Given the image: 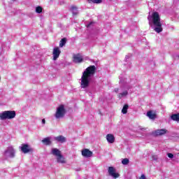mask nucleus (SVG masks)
Wrapping results in <instances>:
<instances>
[{
    "instance_id": "nucleus-1",
    "label": "nucleus",
    "mask_w": 179,
    "mask_h": 179,
    "mask_svg": "<svg viewBox=\"0 0 179 179\" xmlns=\"http://www.w3.org/2000/svg\"><path fill=\"white\" fill-rule=\"evenodd\" d=\"M94 73H96V66H90L84 71V72H83L80 79L81 89L89 87V85H90V82H92Z\"/></svg>"
},
{
    "instance_id": "nucleus-2",
    "label": "nucleus",
    "mask_w": 179,
    "mask_h": 179,
    "mask_svg": "<svg viewBox=\"0 0 179 179\" xmlns=\"http://www.w3.org/2000/svg\"><path fill=\"white\" fill-rule=\"evenodd\" d=\"M148 20L149 24L152 29H154V31L156 33H162L163 31V27H162V22H160V15L159 13L155 11L152 12V15L148 16Z\"/></svg>"
},
{
    "instance_id": "nucleus-3",
    "label": "nucleus",
    "mask_w": 179,
    "mask_h": 179,
    "mask_svg": "<svg viewBox=\"0 0 179 179\" xmlns=\"http://www.w3.org/2000/svg\"><path fill=\"white\" fill-rule=\"evenodd\" d=\"M120 82L124 85L121 87L122 92L119 93L117 96L119 99H122V97L128 96V90L131 89V86L127 84V78L124 77H120Z\"/></svg>"
},
{
    "instance_id": "nucleus-4",
    "label": "nucleus",
    "mask_w": 179,
    "mask_h": 179,
    "mask_svg": "<svg viewBox=\"0 0 179 179\" xmlns=\"http://www.w3.org/2000/svg\"><path fill=\"white\" fill-rule=\"evenodd\" d=\"M16 117V112L15 110H6L0 113V120L2 121L5 120H13Z\"/></svg>"
},
{
    "instance_id": "nucleus-5",
    "label": "nucleus",
    "mask_w": 179,
    "mask_h": 179,
    "mask_svg": "<svg viewBox=\"0 0 179 179\" xmlns=\"http://www.w3.org/2000/svg\"><path fill=\"white\" fill-rule=\"evenodd\" d=\"M65 114H66L65 106L59 105L56 109L55 117L56 118V120H61V118H64V117H65Z\"/></svg>"
},
{
    "instance_id": "nucleus-6",
    "label": "nucleus",
    "mask_w": 179,
    "mask_h": 179,
    "mask_svg": "<svg viewBox=\"0 0 179 179\" xmlns=\"http://www.w3.org/2000/svg\"><path fill=\"white\" fill-rule=\"evenodd\" d=\"M15 149L13 148V146L8 147L6 150L4 152V156L6 157H15Z\"/></svg>"
},
{
    "instance_id": "nucleus-7",
    "label": "nucleus",
    "mask_w": 179,
    "mask_h": 179,
    "mask_svg": "<svg viewBox=\"0 0 179 179\" xmlns=\"http://www.w3.org/2000/svg\"><path fill=\"white\" fill-rule=\"evenodd\" d=\"M20 149H21L22 153L24 154L29 153V152H31L33 150L28 144H22Z\"/></svg>"
},
{
    "instance_id": "nucleus-8",
    "label": "nucleus",
    "mask_w": 179,
    "mask_h": 179,
    "mask_svg": "<svg viewBox=\"0 0 179 179\" xmlns=\"http://www.w3.org/2000/svg\"><path fill=\"white\" fill-rule=\"evenodd\" d=\"M108 171L109 176H111L113 178H118V177H120V174L115 173V169L113 166H109Z\"/></svg>"
},
{
    "instance_id": "nucleus-9",
    "label": "nucleus",
    "mask_w": 179,
    "mask_h": 179,
    "mask_svg": "<svg viewBox=\"0 0 179 179\" xmlns=\"http://www.w3.org/2000/svg\"><path fill=\"white\" fill-rule=\"evenodd\" d=\"M61 54V50L59 48H55L53 49V61H57L58 58H59V55Z\"/></svg>"
},
{
    "instance_id": "nucleus-10",
    "label": "nucleus",
    "mask_w": 179,
    "mask_h": 179,
    "mask_svg": "<svg viewBox=\"0 0 179 179\" xmlns=\"http://www.w3.org/2000/svg\"><path fill=\"white\" fill-rule=\"evenodd\" d=\"M73 62L76 64H80V62H83V57L80 54L75 55L73 56Z\"/></svg>"
},
{
    "instance_id": "nucleus-11",
    "label": "nucleus",
    "mask_w": 179,
    "mask_h": 179,
    "mask_svg": "<svg viewBox=\"0 0 179 179\" xmlns=\"http://www.w3.org/2000/svg\"><path fill=\"white\" fill-rule=\"evenodd\" d=\"M82 155L84 157H92V156H93V152L89 149H84L82 150Z\"/></svg>"
},
{
    "instance_id": "nucleus-12",
    "label": "nucleus",
    "mask_w": 179,
    "mask_h": 179,
    "mask_svg": "<svg viewBox=\"0 0 179 179\" xmlns=\"http://www.w3.org/2000/svg\"><path fill=\"white\" fill-rule=\"evenodd\" d=\"M106 141L108 143H114L115 142V137L113 134H108L106 135Z\"/></svg>"
},
{
    "instance_id": "nucleus-13",
    "label": "nucleus",
    "mask_w": 179,
    "mask_h": 179,
    "mask_svg": "<svg viewBox=\"0 0 179 179\" xmlns=\"http://www.w3.org/2000/svg\"><path fill=\"white\" fill-rule=\"evenodd\" d=\"M57 163L60 164H66V159H65V157L62 156V154L59 155L57 157H56Z\"/></svg>"
},
{
    "instance_id": "nucleus-14",
    "label": "nucleus",
    "mask_w": 179,
    "mask_h": 179,
    "mask_svg": "<svg viewBox=\"0 0 179 179\" xmlns=\"http://www.w3.org/2000/svg\"><path fill=\"white\" fill-rule=\"evenodd\" d=\"M54 140L57 142H59L60 143H65L66 142V138L64 136H58L54 138Z\"/></svg>"
},
{
    "instance_id": "nucleus-15",
    "label": "nucleus",
    "mask_w": 179,
    "mask_h": 179,
    "mask_svg": "<svg viewBox=\"0 0 179 179\" xmlns=\"http://www.w3.org/2000/svg\"><path fill=\"white\" fill-rule=\"evenodd\" d=\"M51 153L52 155H53V156H55V157H58L59 156L62 155L61 153V150L57 148H52Z\"/></svg>"
},
{
    "instance_id": "nucleus-16",
    "label": "nucleus",
    "mask_w": 179,
    "mask_h": 179,
    "mask_svg": "<svg viewBox=\"0 0 179 179\" xmlns=\"http://www.w3.org/2000/svg\"><path fill=\"white\" fill-rule=\"evenodd\" d=\"M167 133V130L162 129H157L155 131V135L157 136L164 135V134Z\"/></svg>"
},
{
    "instance_id": "nucleus-17",
    "label": "nucleus",
    "mask_w": 179,
    "mask_h": 179,
    "mask_svg": "<svg viewBox=\"0 0 179 179\" xmlns=\"http://www.w3.org/2000/svg\"><path fill=\"white\" fill-rule=\"evenodd\" d=\"M42 143L43 145H45L46 146H48L49 145H51V137H46L42 140Z\"/></svg>"
},
{
    "instance_id": "nucleus-18",
    "label": "nucleus",
    "mask_w": 179,
    "mask_h": 179,
    "mask_svg": "<svg viewBox=\"0 0 179 179\" xmlns=\"http://www.w3.org/2000/svg\"><path fill=\"white\" fill-rule=\"evenodd\" d=\"M70 10L72 12L73 16H76V15L78 13V8L75 6H72L70 8Z\"/></svg>"
},
{
    "instance_id": "nucleus-19",
    "label": "nucleus",
    "mask_w": 179,
    "mask_h": 179,
    "mask_svg": "<svg viewBox=\"0 0 179 179\" xmlns=\"http://www.w3.org/2000/svg\"><path fill=\"white\" fill-rule=\"evenodd\" d=\"M147 116L150 119V120H155L156 118V114H155L152 111H148L147 113Z\"/></svg>"
},
{
    "instance_id": "nucleus-20",
    "label": "nucleus",
    "mask_w": 179,
    "mask_h": 179,
    "mask_svg": "<svg viewBox=\"0 0 179 179\" xmlns=\"http://www.w3.org/2000/svg\"><path fill=\"white\" fill-rule=\"evenodd\" d=\"M128 108H129V106H128V104H125L122 109V113L127 114L128 113Z\"/></svg>"
},
{
    "instance_id": "nucleus-21",
    "label": "nucleus",
    "mask_w": 179,
    "mask_h": 179,
    "mask_svg": "<svg viewBox=\"0 0 179 179\" xmlns=\"http://www.w3.org/2000/svg\"><path fill=\"white\" fill-rule=\"evenodd\" d=\"M171 118L173 121H179V113L172 115Z\"/></svg>"
},
{
    "instance_id": "nucleus-22",
    "label": "nucleus",
    "mask_w": 179,
    "mask_h": 179,
    "mask_svg": "<svg viewBox=\"0 0 179 179\" xmlns=\"http://www.w3.org/2000/svg\"><path fill=\"white\" fill-rule=\"evenodd\" d=\"M65 44H66V38H64L60 41L59 47L62 48L64 45H65Z\"/></svg>"
},
{
    "instance_id": "nucleus-23",
    "label": "nucleus",
    "mask_w": 179,
    "mask_h": 179,
    "mask_svg": "<svg viewBox=\"0 0 179 179\" xmlns=\"http://www.w3.org/2000/svg\"><path fill=\"white\" fill-rule=\"evenodd\" d=\"M129 163V159L128 158H124L122 160V164H124V166H127Z\"/></svg>"
},
{
    "instance_id": "nucleus-24",
    "label": "nucleus",
    "mask_w": 179,
    "mask_h": 179,
    "mask_svg": "<svg viewBox=\"0 0 179 179\" xmlns=\"http://www.w3.org/2000/svg\"><path fill=\"white\" fill-rule=\"evenodd\" d=\"M88 2H92L93 3H101L103 0H88Z\"/></svg>"
},
{
    "instance_id": "nucleus-25",
    "label": "nucleus",
    "mask_w": 179,
    "mask_h": 179,
    "mask_svg": "<svg viewBox=\"0 0 179 179\" xmlns=\"http://www.w3.org/2000/svg\"><path fill=\"white\" fill-rule=\"evenodd\" d=\"M36 13H41L43 12V8L41 6H38L36 8Z\"/></svg>"
},
{
    "instance_id": "nucleus-26",
    "label": "nucleus",
    "mask_w": 179,
    "mask_h": 179,
    "mask_svg": "<svg viewBox=\"0 0 179 179\" xmlns=\"http://www.w3.org/2000/svg\"><path fill=\"white\" fill-rule=\"evenodd\" d=\"M158 158H159V157H158L157 155H153L152 156V160H157Z\"/></svg>"
},
{
    "instance_id": "nucleus-27",
    "label": "nucleus",
    "mask_w": 179,
    "mask_h": 179,
    "mask_svg": "<svg viewBox=\"0 0 179 179\" xmlns=\"http://www.w3.org/2000/svg\"><path fill=\"white\" fill-rule=\"evenodd\" d=\"M167 155L169 159H173V157H174V155L171 153H168Z\"/></svg>"
},
{
    "instance_id": "nucleus-28",
    "label": "nucleus",
    "mask_w": 179,
    "mask_h": 179,
    "mask_svg": "<svg viewBox=\"0 0 179 179\" xmlns=\"http://www.w3.org/2000/svg\"><path fill=\"white\" fill-rule=\"evenodd\" d=\"M138 179H146V176L144 174H142Z\"/></svg>"
},
{
    "instance_id": "nucleus-29",
    "label": "nucleus",
    "mask_w": 179,
    "mask_h": 179,
    "mask_svg": "<svg viewBox=\"0 0 179 179\" xmlns=\"http://www.w3.org/2000/svg\"><path fill=\"white\" fill-rule=\"evenodd\" d=\"M131 57V55H128L126 56V61H128V59Z\"/></svg>"
},
{
    "instance_id": "nucleus-30",
    "label": "nucleus",
    "mask_w": 179,
    "mask_h": 179,
    "mask_svg": "<svg viewBox=\"0 0 179 179\" xmlns=\"http://www.w3.org/2000/svg\"><path fill=\"white\" fill-rule=\"evenodd\" d=\"M115 93H118V92H120V89L115 88Z\"/></svg>"
},
{
    "instance_id": "nucleus-31",
    "label": "nucleus",
    "mask_w": 179,
    "mask_h": 179,
    "mask_svg": "<svg viewBox=\"0 0 179 179\" xmlns=\"http://www.w3.org/2000/svg\"><path fill=\"white\" fill-rule=\"evenodd\" d=\"M42 124H45V119L42 120Z\"/></svg>"
},
{
    "instance_id": "nucleus-32",
    "label": "nucleus",
    "mask_w": 179,
    "mask_h": 179,
    "mask_svg": "<svg viewBox=\"0 0 179 179\" xmlns=\"http://www.w3.org/2000/svg\"><path fill=\"white\" fill-rule=\"evenodd\" d=\"M92 24H90V25L89 26H90Z\"/></svg>"
},
{
    "instance_id": "nucleus-33",
    "label": "nucleus",
    "mask_w": 179,
    "mask_h": 179,
    "mask_svg": "<svg viewBox=\"0 0 179 179\" xmlns=\"http://www.w3.org/2000/svg\"><path fill=\"white\" fill-rule=\"evenodd\" d=\"M92 24H90V25L89 26H90Z\"/></svg>"
},
{
    "instance_id": "nucleus-34",
    "label": "nucleus",
    "mask_w": 179,
    "mask_h": 179,
    "mask_svg": "<svg viewBox=\"0 0 179 179\" xmlns=\"http://www.w3.org/2000/svg\"><path fill=\"white\" fill-rule=\"evenodd\" d=\"M0 80H1V77H0Z\"/></svg>"
}]
</instances>
